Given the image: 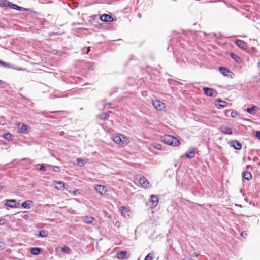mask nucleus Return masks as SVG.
I'll return each mask as SVG.
<instances>
[{
  "instance_id": "nucleus-1",
  "label": "nucleus",
  "mask_w": 260,
  "mask_h": 260,
  "mask_svg": "<svg viewBox=\"0 0 260 260\" xmlns=\"http://www.w3.org/2000/svg\"><path fill=\"white\" fill-rule=\"evenodd\" d=\"M161 141L167 145L177 146L180 145V141L177 138L169 135H166L161 138Z\"/></svg>"
},
{
  "instance_id": "nucleus-2",
  "label": "nucleus",
  "mask_w": 260,
  "mask_h": 260,
  "mask_svg": "<svg viewBox=\"0 0 260 260\" xmlns=\"http://www.w3.org/2000/svg\"><path fill=\"white\" fill-rule=\"evenodd\" d=\"M113 140L115 143L118 145H127L129 143L128 138L123 134L114 136Z\"/></svg>"
},
{
  "instance_id": "nucleus-3",
  "label": "nucleus",
  "mask_w": 260,
  "mask_h": 260,
  "mask_svg": "<svg viewBox=\"0 0 260 260\" xmlns=\"http://www.w3.org/2000/svg\"><path fill=\"white\" fill-rule=\"evenodd\" d=\"M204 93L210 97H216L217 95V92L214 89L209 87H203Z\"/></svg>"
},
{
  "instance_id": "nucleus-4",
  "label": "nucleus",
  "mask_w": 260,
  "mask_h": 260,
  "mask_svg": "<svg viewBox=\"0 0 260 260\" xmlns=\"http://www.w3.org/2000/svg\"><path fill=\"white\" fill-rule=\"evenodd\" d=\"M152 104L157 110L159 111H162L165 108L164 103L157 99L152 100Z\"/></svg>"
},
{
  "instance_id": "nucleus-5",
  "label": "nucleus",
  "mask_w": 260,
  "mask_h": 260,
  "mask_svg": "<svg viewBox=\"0 0 260 260\" xmlns=\"http://www.w3.org/2000/svg\"><path fill=\"white\" fill-rule=\"evenodd\" d=\"M159 202V198L156 195H151L149 201L150 206L151 208L155 207Z\"/></svg>"
},
{
  "instance_id": "nucleus-6",
  "label": "nucleus",
  "mask_w": 260,
  "mask_h": 260,
  "mask_svg": "<svg viewBox=\"0 0 260 260\" xmlns=\"http://www.w3.org/2000/svg\"><path fill=\"white\" fill-rule=\"evenodd\" d=\"M5 205L11 208H16L19 205V203L17 204L16 201L14 199H8L6 201Z\"/></svg>"
},
{
  "instance_id": "nucleus-7",
  "label": "nucleus",
  "mask_w": 260,
  "mask_h": 260,
  "mask_svg": "<svg viewBox=\"0 0 260 260\" xmlns=\"http://www.w3.org/2000/svg\"><path fill=\"white\" fill-rule=\"evenodd\" d=\"M95 191L101 195L104 194L107 191L106 187L101 185H96L95 187Z\"/></svg>"
},
{
  "instance_id": "nucleus-8",
  "label": "nucleus",
  "mask_w": 260,
  "mask_h": 260,
  "mask_svg": "<svg viewBox=\"0 0 260 260\" xmlns=\"http://www.w3.org/2000/svg\"><path fill=\"white\" fill-rule=\"evenodd\" d=\"M139 183L141 184V185L142 187H144L145 188H149L150 187L149 182L144 177H142L140 178Z\"/></svg>"
},
{
  "instance_id": "nucleus-9",
  "label": "nucleus",
  "mask_w": 260,
  "mask_h": 260,
  "mask_svg": "<svg viewBox=\"0 0 260 260\" xmlns=\"http://www.w3.org/2000/svg\"><path fill=\"white\" fill-rule=\"evenodd\" d=\"M100 20L105 22H111L114 21V19L112 16L106 14L102 15L100 16Z\"/></svg>"
},
{
  "instance_id": "nucleus-10",
  "label": "nucleus",
  "mask_w": 260,
  "mask_h": 260,
  "mask_svg": "<svg viewBox=\"0 0 260 260\" xmlns=\"http://www.w3.org/2000/svg\"><path fill=\"white\" fill-rule=\"evenodd\" d=\"M235 43L237 46L243 50H246L247 48L246 43L241 40L237 39L235 40Z\"/></svg>"
},
{
  "instance_id": "nucleus-11",
  "label": "nucleus",
  "mask_w": 260,
  "mask_h": 260,
  "mask_svg": "<svg viewBox=\"0 0 260 260\" xmlns=\"http://www.w3.org/2000/svg\"><path fill=\"white\" fill-rule=\"evenodd\" d=\"M259 109L257 106H252L251 108H247L246 111L251 115H255Z\"/></svg>"
},
{
  "instance_id": "nucleus-12",
  "label": "nucleus",
  "mask_w": 260,
  "mask_h": 260,
  "mask_svg": "<svg viewBox=\"0 0 260 260\" xmlns=\"http://www.w3.org/2000/svg\"><path fill=\"white\" fill-rule=\"evenodd\" d=\"M122 215L125 218L129 217L130 216L131 211L125 207H121L120 208Z\"/></svg>"
},
{
  "instance_id": "nucleus-13",
  "label": "nucleus",
  "mask_w": 260,
  "mask_h": 260,
  "mask_svg": "<svg viewBox=\"0 0 260 260\" xmlns=\"http://www.w3.org/2000/svg\"><path fill=\"white\" fill-rule=\"evenodd\" d=\"M231 146L236 150H240L242 148V145L240 142L236 140L232 141L231 142Z\"/></svg>"
},
{
  "instance_id": "nucleus-14",
  "label": "nucleus",
  "mask_w": 260,
  "mask_h": 260,
  "mask_svg": "<svg viewBox=\"0 0 260 260\" xmlns=\"http://www.w3.org/2000/svg\"><path fill=\"white\" fill-rule=\"evenodd\" d=\"M195 154V151L193 148H190L185 153V156L189 159H191L194 157Z\"/></svg>"
},
{
  "instance_id": "nucleus-15",
  "label": "nucleus",
  "mask_w": 260,
  "mask_h": 260,
  "mask_svg": "<svg viewBox=\"0 0 260 260\" xmlns=\"http://www.w3.org/2000/svg\"><path fill=\"white\" fill-rule=\"evenodd\" d=\"M33 205V202L31 200H26L21 204L23 208L29 209Z\"/></svg>"
},
{
  "instance_id": "nucleus-16",
  "label": "nucleus",
  "mask_w": 260,
  "mask_h": 260,
  "mask_svg": "<svg viewBox=\"0 0 260 260\" xmlns=\"http://www.w3.org/2000/svg\"><path fill=\"white\" fill-rule=\"evenodd\" d=\"M3 5L9 7L11 8L14 9H19L20 8V7L18 6L17 5L15 4H13L11 3V2H8L7 0H5L3 2Z\"/></svg>"
},
{
  "instance_id": "nucleus-17",
  "label": "nucleus",
  "mask_w": 260,
  "mask_h": 260,
  "mask_svg": "<svg viewBox=\"0 0 260 260\" xmlns=\"http://www.w3.org/2000/svg\"><path fill=\"white\" fill-rule=\"evenodd\" d=\"M220 130L222 133L225 134L231 135L232 134V131L231 128L226 126H222L220 128Z\"/></svg>"
},
{
  "instance_id": "nucleus-18",
  "label": "nucleus",
  "mask_w": 260,
  "mask_h": 260,
  "mask_svg": "<svg viewBox=\"0 0 260 260\" xmlns=\"http://www.w3.org/2000/svg\"><path fill=\"white\" fill-rule=\"evenodd\" d=\"M55 184L57 185V186H56L55 187V188L56 189L63 190L65 189V187H64L65 184L63 182H61V181H58V182L55 181Z\"/></svg>"
},
{
  "instance_id": "nucleus-19",
  "label": "nucleus",
  "mask_w": 260,
  "mask_h": 260,
  "mask_svg": "<svg viewBox=\"0 0 260 260\" xmlns=\"http://www.w3.org/2000/svg\"><path fill=\"white\" fill-rule=\"evenodd\" d=\"M242 176H243V177L247 181H249L252 178L251 174L249 171L244 172L242 173Z\"/></svg>"
},
{
  "instance_id": "nucleus-20",
  "label": "nucleus",
  "mask_w": 260,
  "mask_h": 260,
  "mask_svg": "<svg viewBox=\"0 0 260 260\" xmlns=\"http://www.w3.org/2000/svg\"><path fill=\"white\" fill-rule=\"evenodd\" d=\"M127 254L126 251H120L117 253V257L120 259H124L125 258Z\"/></svg>"
},
{
  "instance_id": "nucleus-21",
  "label": "nucleus",
  "mask_w": 260,
  "mask_h": 260,
  "mask_svg": "<svg viewBox=\"0 0 260 260\" xmlns=\"http://www.w3.org/2000/svg\"><path fill=\"white\" fill-rule=\"evenodd\" d=\"M94 220V218L92 216H85L83 218V221L84 223L91 224Z\"/></svg>"
},
{
  "instance_id": "nucleus-22",
  "label": "nucleus",
  "mask_w": 260,
  "mask_h": 260,
  "mask_svg": "<svg viewBox=\"0 0 260 260\" xmlns=\"http://www.w3.org/2000/svg\"><path fill=\"white\" fill-rule=\"evenodd\" d=\"M27 131V126L24 124L19 123L18 124V132L25 133Z\"/></svg>"
},
{
  "instance_id": "nucleus-23",
  "label": "nucleus",
  "mask_w": 260,
  "mask_h": 260,
  "mask_svg": "<svg viewBox=\"0 0 260 260\" xmlns=\"http://www.w3.org/2000/svg\"><path fill=\"white\" fill-rule=\"evenodd\" d=\"M41 251V248H38V247H35V248H31L30 249V253L35 255H37L40 254V252Z\"/></svg>"
},
{
  "instance_id": "nucleus-24",
  "label": "nucleus",
  "mask_w": 260,
  "mask_h": 260,
  "mask_svg": "<svg viewBox=\"0 0 260 260\" xmlns=\"http://www.w3.org/2000/svg\"><path fill=\"white\" fill-rule=\"evenodd\" d=\"M220 73L224 76H228V73H230V71L226 68L223 67H220L219 68Z\"/></svg>"
},
{
  "instance_id": "nucleus-25",
  "label": "nucleus",
  "mask_w": 260,
  "mask_h": 260,
  "mask_svg": "<svg viewBox=\"0 0 260 260\" xmlns=\"http://www.w3.org/2000/svg\"><path fill=\"white\" fill-rule=\"evenodd\" d=\"M3 138L8 141L12 140L14 137V136L9 133H5L3 135Z\"/></svg>"
},
{
  "instance_id": "nucleus-26",
  "label": "nucleus",
  "mask_w": 260,
  "mask_h": 260,
  "mask_svg": "<svg viewBox=\"0 0 260 260\" xmlns=\"http://www.w3.org/2000/svg\"><path fill=\"white\" fill-rule=\"evenodd\" d=\"M217 101L218 102V105L220 107H225L228 104V103L226 101L221 100L220 99H218Z\"/></svg>"
},
{
  "instance_id": "nucleus-27",
  "label": "nucleus",
  "mask_w": 260,
  "mask_h": 260,
  "mask_svg": "<svg viewBox=\"0 0 260 260\" xmlns=\"http://www.w3.org/2000/svg\"><path fill=\"white\" fill-rule=\"evenodd\" d=\"M48 232L47 230H42L39 232V236L41 237H46L48 236Z\"/></svg>"
},
{
  "instance_id": "nucleus-28",
  "label": "nucleus",
  "mask_w": 260,
  "mask_h": 260,
  "mask_svg": "<svg viewBox=\"0 0 260 260\" xmlns=\"http://www.w3.org/2000/svg\"><path fill=\"white\" fill-rule=\"evenodd\" d=\"M77 165L80 167H82L85 164L84 160L83 159H80V158L77 159Z\"/></svg>"
},
{
  "instance_id": "nucleus-29",
  "label": "nucleus",
  "mask_w": 260,
  "mask_h": 260,
  "mask_svg": "<svg viewBox=\"0 0 260 260\" xmlns=\"http://www.w3.org/2000/svg\"><path fill=\"white\" fill-rule=\"evenodd\" d=\"M61 251L64 253L69 254L71 250L68 247L64 246L61 248Z\"/></svg>"
},
{
  "instance_id": "nucleus-30",
  "label": "nucleus",
  "mask_w": 260,
  "mask_h": 260,
  "mask_svg": "<svg viewBox=\"0 0 260 260\" xmlns=\"http://www.w3.org/2000/svg\"><path fill=\"white\" fill-rule=\"evenodd\" d=\"M153 253H149L145 258V260H152Z\"/></svg>"
},
{
  "instance_id": "nucleus-31",
  "label": "nucleus",
  "mask_w": 260,
  "mask_h": 260,
  "mask_svg": "<svg viewBox=\"0 0 260 260\" xmlns=\"http://www.w3.org/2000/svg\"><path fill=\"white\" fill-rule=\"evenodd\" d=\"M231 57L234 59L236 62H238V59H239V57L235 54L232 53L231 54Z\"/></svg>"
},
{
  "instance_id": "nucleus-32",
  "label": "nucleus",
  "mask_w": 260,
  "mask_h": 260,
  "mask_svg": "<svg viewBox=\"0 0 260 260\" xmlns=\"http://www.w3.org/2000/svg\"><path fill=\"white\" fill-rule=\"evenodd\" d=\"M90 50V47H85L82 50V53L84 54H88Z\"/></svg>"
},
{
  "instance_id": "nucleus-33",
  "label": "nucleus",
  "mask_w": 260,
  "mask_h": 260,
  "mask_svg": "<svg viewBox=\"0 0 260 260\" xmlns=\"http://www.w3.org/2000/svg\"><path fill=\"white\" fill-rule=\"evenodd\" d=\"M109 116V115L108 113H103L101 114V118L105 119L108 118Z\"/></svg>"
},
{
  "instance_id": "nucleus-34",
  "label": "nucleus",
  "mask_w": 260,
  "mask_h": 260,
  "mask_svg": "<svg viewBox=\"0 0 260 260\" xmlns=\"http://www.w3.org/2000/svg\"><path fill=\"white\" fill-rule=\"evenodd\" d=\"M247 235L248 234L247 231H243L241 233V236L244 238H246Z\"/></svg>"
},
{
  "instance_id": "nucleus-35",
  "label": "nucleus",
  "mask_w": 260,
  "mask_h": 260,
  "mask_svg": "<svg viewBox=\"0 0 260 260\" xmlns=\"http://www.w3.org/2000/svg\"><path fill=\"white\" fill-rule=\"evenodd\" d=\"M39 170L40 171H46V167L45 166L44 164H42L41 166H40V169Z\"/></svg>"
},
{
  "instance_id": "nucleus-36",
  "label": "nucleus",
  "mask_w": 260,
  "mask_h": 260,
  "mask_svg": "<svg viewBox=\"0 0 260 260\" xmlns=\"http://www.w3.org/2000/svg\"><path fill=\"white\" fill-rule=\"evenodd\" d=\"M6 244L3 242H0V250H3L5 248Z\"/></svg>"
},
{
  "instance_id": "nucleus-37",
  "label": "nucleus",
  "mask_w": 260,
  "mask_h": 260,
  "mask_svg": "<svg viewBox=\"0 0 260 260\" xmlns=\"http://www.w3.org/2000/svg\"><path fill=\"white\" fill-rule=\"evenodd\" d=\"M53 170L54 172H58L60 170V168L58 166H53Z\"/></svg>"
},
{
  "instance_id": "nucleus-38",
  "label": "nucleus",
  "mask_w": 260,
  "mask_h": 260,
  "mask_svg": "<svg viewBox=\"0 0 260 260\" xmlns=\"http://www.w3.org/2000/svg\"><path fill=\"white\" fill-rule=\"evenodd\" d=\"M154 147L155 148H156L157 149L161 150V145L159 144H156Z\"/></svg>"
},
{
  "instance_id": "nucleus-39",
  "label": "nucleus",
  "mask_w": 260,
  "mask_h": 260,
  "mask_svg": "<svg viewBox=\"0 0 260 260\" xmlns=\"http://www.w3.org/2000/svg\"><path fill=\"white\" fill-rule=\"evenodd\" d=\"M87 68H88V69L90 70H92L94 69V68L93 67V64H92L91 63H89L88 66H87Z\"/></svg>"
},
{
  "instance_id": "nucleus-40",
  "label": "nucleus",
  "mask_w": 260,
  "mask_h": 260,
  "mask_svg": "<svg viewBox=\"0 0 260 260\" xmlns=\"http://www.w3.org/2000/svg\"><path fill=\"white\" fill-rule=\"evenodd\" d=\"M80 194V191L78 189H76L75 190L73 191V194L76 196Z\"/></svg>"
},
{
  "instance_id": "nucleus-41",
  "label": "nucleus",
  "mask_w": 260,
  "mask_h": 260,
  "mask_svg": "<svg viewBox=\"0 0 260 260\" xmlns=\"http://www.w3.org/2000/svg\"><path fill=\"white\" fill-rule=\"evenodd\" d=\"M256 137L257 138V139L260 140V131H257L256 132Z\"/></svg>"
},
{
  "instance_id": "nucleus-42",
  "label": "nucleus",
  "mask_w": 260,
  "mask_h": 260,
  "mask_svg": "<svg viewBox=\"0 0 260 260\" xmlns=\"http://www.w3.org/2000/svg\"><path fill=\"white\" fill-rule=\"evenodd\" d=\"M0 65H2V66H5V67H7V65L6 62H4L3 61H1V60H0Z\"/></svg>"
},
{
  "instance_id": "nucleus-43",
  "label": "nucleus",
  "mask_w": 260,
  "mask_h": 260,
  "mask_svg": "<svg viewBox=\"0 0 260 260\" xmlns=\"http://www.w3.org/2000/svg\"><path fill=\"white\" fill-rule=\"evenodd\" d=\"M5 220L4 219H0V225H3L5 224Z\"/></svg>"
},
{
  "instance_id": "nucleus-44",
  "label": "nucleus",
  "mask_w": 260,
  "mask_h": 260,
  "mask_svg": "<svg viewBox=\"0 0 260 260\" xmlns=\"http://www.w3.org/2000/svg\"><path fill=\"white\" fill-rule=\"evenodd\" d=\"M236 115H237L236 112H232L231 113V116H232L233 117H235V116H236Z\"/></svg>"
},
{
  "instance_id": "nucleus-45",
  "label": "nucleus",
  "mask_w": 260,
  "mask_h": 260,
  "mask_svg": "<svg viewBox=\"0 0 260 260\" xmlns=\"http://www.w3.org/2000/svg\"><path fill=\"white\" fill-rule=\"evenodd\" d=\"M3 188H4V186L3 185L2 183H0V192H1V191L2 190Z\"/></svg>"
},
{
  "instance_id": "nucleus-46",
  "label": "nucleus",
  "mask_w": 260,
  "mask_h": 260,
  "mask_svg": "<svg viewBox=\"0 0 260 260\" xmlns=\"http://www.w3.org/2000/svg\"><path fill=\"white\" fill-rule=\"evenodd\" d=\"M120 223L119 221H116V223H115V225L117 226H120Z\"/></svg>"
},
{
  "instance_id": "nucleus-47",
  "label": "nucleus",
  "mask_w": 260,
  "mask_h": 260,
  "mask_svg": "<svg viewBox=\"0 0 260 260\" xmlns=\"http://www.w3.org/2000/svg\"><path fill=\"white\" fill-rule=\"evenodd\" d=\"M47 113V112L44 111V112H42V114L44 116H46V113Z\"/></svg>"
},
{
  "instance_id": "nucleus-48",
  "label": "nucleus",
  "mask_w": 260,
  "mask_h": 260,
  "mask_svg": "<svg viewBox=\"0 0 260 260\" xmlns=\"http://www.w3.org/2000/svg\"><path fill=\"white\" fill-rule=\"evenodd\" d=\"M59 111H51L50 112V113H57V112H58Z\"/></svg>"
},
{
  "instance_id": "nucleus-49",
  "label": "nucleus",
  "mask_w": 260,
  "mask_h": 260,
  "mask_svg": "<svg viewBox=\"0 0 260 260\" xmlns=\"http://www.w3.org/2000/svg\"><path fill=\"white\" fill-rule=\"evenodd\" d=\"M2 83H3V81L0 80V84H2Z\"/></svg>"
},
{
  "instance_id": "nucleus-50",
  "label": "nucleus",
  "mask_w": 260,
  "mask_h": 260,
  "mask_svg": "<svg viewBox=\"0 0 260 260\" xmlns=\"http://www.w3.org/2000/svg\"><path fill=\"white\" fill-rule=\"evenodd\" d=\"M141 15L140 14H139V17H141Z\"/></svg>"
}]
</instances>
